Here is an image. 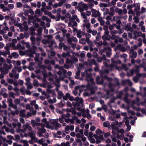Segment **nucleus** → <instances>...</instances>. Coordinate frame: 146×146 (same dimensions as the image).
I'll list each match as a JSON object with an SVG mask.
<instances>
[{
	"mask_svg": "<svg viewBox=\"0 0 146 146\" xmlns=\"http://www.w3.org/2000/svg\"><path fill=\"white\" fill-rule=\"evenodd\" d=\"M13 67V66L11 64L8 65L6 64H5L3 65V69L4 70L1 69V71H4L5 74H7L9 72V70L11 69Z\"/></svg>",
	"mask_w": 146,
	"mask_h": 146,
	"instance_id": "obj_6",
	"label": "nucleus"
},
{
	"mask_svg": "<svg viewBox=\"0 0 146 146\" xmlns=\"http://www.w3.org/2000/svg\"><path fill=\"white\" fill-rule=\"evenodd\" d=\"M92 124V123L91 122H90L89 123H86V124L85 125V128L86 129V130H87L89 128L90 125H91Z\"/></svg>",
	"mask_w": 146,
	"mask_h": 146,
	"instance_id": "obj_53",
	"label": "nucleus"
},
{
	"mask_svg": "<svg viewBox=\"0 0 146 146\" xmlns=\"http://www.w3.org/2000/svg\"><path fill=\"white\" fill-rule=\"evenodd\" d=\"M68 12L72 14H74L75 13V11L74 9L72 8H70L68 11Z\"/></svg>",
	"mask_w": 146,
	"mask_h": 146,
	"instance_id": "obj_55",
	"label": "nucleus"
},
{
	"mask_svg": "<svg viewBox=\"0 0 146 146\" xmlns=\"http://www.w3.org/2000/svg\"><path fill=\"white\" fill-rule=\"evenodd\" d=\"M65 25L64 24H60L57 26L56 29L61 30L63 33H65L67 30L65 29Z\"/></svg>",
	"mask_w": 146,
	"mask_h": 146,
	"instance_id": "obj_12",
	"label": "nucleus"
},
{
	"mask_svg": "<svg viewBox=\"0 0 146 146\" xmlns=\"http://www.w3.org/2000/svg\"><path fill=\"white\" fill-rule=\"evenodd\" d=\"M124 100L127 103H130V101L127 98V96H125L124 98Z\"/></svg>",
	"mask_w": 146,
	"mask_h": 146,
	"instance_id": "obj_63",
	"label": "nucleus"
},
{
	"mask_svg": "<svg viewBox=\"0 0 146 146\" xmlns=\"http://www.w3.org/2000/svg\"><path fill=\"white\" fill-rule=\"evenodd\" d=\"M45 139L44 138H42L38 140L37 139V141L36 142H37L40 144L42 145V143L45 142Z\"/></svg>",
	"mask_w": 146,
	"mask_h": 146,
	"instance_id": "obj_26",
	"label": "nucleus"
},
{
	"mask_svg": "<svg viewBox=\"0 0 146 146\" xmlns=\"http://www.w3.org/2000/svg\"><path fill=\"white\" fill-rule=\"evenodd\" d=\"M94 5L93 1L90 0L88 4V5L91 7H92Z\"/></svg>",
	"mask_w": 146,
	"mask_h": 146,
	"instance_id": "obj_58",
	"label": "nucleus"
},
{
	"mask_svg": "<svg viewBox=\"0 0 146 146\" xmlns=\"http://www.w3.org/2000/svg\"><path fill=\"white\" fill-rule=\"evenodd\" d=\"M46 91L47 93L48 94H52L53 96H56L55 90H51L50 89L47 88Z\"/></svg>",
	"mask_w": 146,
	"mask_h": 146,
	"instance_id": "obj_23",
	"label": "nucleus"
},
{
	"mask_svg": "<svg viewBox=\"0 0 146 146\" xmlns=\"http://www.w3.org/2000/svg\"><path fill=\"white\" fill-rule=\"evenodd\" d=\"M90 23H88L87 24L84 23L82 25V26L84 28L86 27L87 29H88L90 28Z\"/></svg>",
	"mask_w": 146,
	"mask_h": 146,
	"instance_id": "obj_31",
	"label": "nucleus"
},
{
	"mask_svg": "<svg viewBox=\"0 0 146 146\" xmlns=\"http://www.w3.org/2000/svg\"><path fill=\"white\" fill-rule=\"evenodd\" d=\"M55 68H58L60 70L57 73L60 75H61L62 73H65L66 72V70L64 69H62V67H59L58 64L56 65L54 67Z\"/></svg>",
	"mask_w": 146,
	"mask_h": 146,
	"instance_id": "obj_14",
	"label": "nucleus"
},
{
	"mask_svg": "<svg viewBox=\"0 0 146 146\" xmlns=\"http://www.w3.org/2000/svg\"><path fill=\"white\" fill-rule=\"evenodd\" d=\"M42 19L43 20H46L47 22H50V19H48L47 17L45 16H43L42 17Z\"/></svg>",
	"mask_w": 146,
	"mask_h": 146,
	"instance_id": "obj_52",
	"label": "nucleus"
},
{
	"mask_svg": "<svg viewBox=\"0 0 146 146\" xmlns=\"http://www.w3.org/2000/svg\"><path fill=\"white\" fill-rule=\"evenodd\" d=\"M74 127L73 125H67L66 126L65 128V130L66 132L68 133V131L70 130L71 131H72L74 130Z\"/></svg>",
	"mask_w": 146,
	"mask_h": 146,
	"instance_id": "obj_18",
	"label": "nucleus"
},
{
	"mask_svg": "<svg viewBox=\"0 0 146 146\" xmlns=\"http://www.w3.org/2000/svg\"><path fill=\"white\" fill-rule=\"evenodd\" d=\"M33 84L34 86H38V82L36 80H34L33 82Z\"/></svg>",
	"mask_w": 146,
	"mask_h": 146,
	"instance_id": "obj_54",
	"label": "nucleus"
},
{
	"mask_svg": "<svg viewBox=\"0 0 146 146\" xmlns=\"http://www.w3.org/2000/svg\"><path fill=\"white\" fill-rule=\"evenodd\" d=\"M86 42V40L84 38H82L79 40V42L82 44H85Z\"/></svg>",
	"mask_w": 146,
	"mask_h": 146,
	"instance_id": "obj_42",
	"label": "nucleus"
},
{
	"mask_svg": "<svg viewBox=\"0 0 146 146\" xmlns=\"http://www.w3.org/2000/svg\"><path fill=\"white\" fill-rule=\"evenodd\" d=\"M92 13V17H99L100 15V13L99 11H97L95 9H92L91 10Z\"/></svg>",
	"mask_w": 146,
	"mask_h": 146,
	"instance_id": "obj_9",
	"label": "nucleus"
},
{
	"mask_svg": "<svg viewBox=\"0 0 146 146\" xmlns=\"http://www.w3.org/2000/svg\"><path fill=\"white\" fill-rule=\"evenodd\" d=\"M25 110H22L20 112V115L22 117H24L25 116Z\"/></svg>",
	"mask_w": 146,
	"mask_h": 146,
	"instance_id": "obj_36",
	"label": "nucleus"
},
{
	"mask_svg": "<svg viewBox=\"0 0 146 146\" xmlns=\"http://www.w3.org/2000/svg\"><path fill=\"white\" fill-rule=\"evenodd\" d=\"M63 95V93L61 92H58L57 98L58 99H61Z\"/></svg>",
	"mask_w": 146,
	"mask_h": 146,
	"instance_id": "obj_39",
	"label": "nucleus"
},
{
	"mask_svg": "<svg viewBox=\"0 0 146 146\" xmlns=\"http://www.w3.org/2000/svg\"><path fill=\"white\" fill-rule=\"evenodd\" d=\"M74 101L77 102L78 104H79V105L80 107H82L83 106V100L82 98L77 97L74 99Z\"/></svg>",
	"mask_w": 146,
	"mask_h": 146,
	"instance_id": "obj_10",
	"label": "nucleus"
},
{
	"mask_svg": "<svg viewBox=\"0 0 146 146\" xmlns=\"http://www.w3.org/2000/svg\"><path fill=\"white\" fill-rule=\"evenodd\" d=\"M3 36L5 39L7 40H8L9 42L11 40V39L10 38H9L7 35H3Z\"/></svg>",
	"mask_w": 146,
	"mask_h": 146,
	"instance_id": "obj_51",
	"label": "nucleus"
},
{
	"mask_svg": "<svg viewBox=\"0 0 146 146\" xmlns=\"http://www.w3.org/2000/svg\"><path fill=\"white\" fill-rule=\"evenodd\" d=\"M100 79V77L99 76H97L96 77V82L98 84H102L103 82L102 81L100 82L99 81V80Z\"/></svg>",
	"mask_w": 146,
	"mask_h": 146,
	"instance_id": "obj_59",
	"label": "nucleus"
},
{
	"mask_svg": "<svg viewBox=\"0 0 146 146\" xmlns=\"http://www.w3.org/2000/svg\"><path fill=\"white\" fill-rule=\"evenodd\" d=\"M31 105L33 106H35V108L36 110H40L42 108L41 107H39L38 105L36 104V101L35 100H33L31 101L30 102Z\"/></svg>",
	"mask_w": 146,
	"mask_h": 146,
	"instance_id": "obj_15",
	"label": "nucleus"
},
{
	"mask_svg": "<svg viewBox=\"0 0 146 146\" xmlns=\"http://www.w3.org/2000/svg\"><path fill=\"white\" fill-rule=\"evenodd\" d=\"M80 73V70H78L76 73V76H75V77L77 79H78L79 76V75Z\"/></svg>",
	"mask_w": 146,
	"mask_h": 146,
	"instance_id": "obj_44",
	"label": "nucleus"
},
{
	"mask_svg": "<svg viewBox=\"0 0 146 146\" xmlns=\"http://www.w3.org/2000/svg\"><path fill=\"white\" fill-rule=\"evenodd\" d=\"M42 43L44 44L49 43V40H45L44 39H43L42 40Z\"/></svg>",
	"mask_w": 146,
	"mask_h": 146,
	"instance_id": "obj_61",
	"label": "nucleus"
},
{
	"mask_svg": "<svg viewBox=\"0 0 146 146\" xmlns=\"http://www.w3.org/2000/svg\"><path fill=\"white\" fill-rule=\"evenodd\" d=\"M2 141L4 142H7L9 144H11L12 143V141L11 140H7L5 138L1 137H0V146H1V145L2 143Z\"/></svg>",
	"mask_w": 146,
	"mask_h": 146,
	"instance_id": "obj_16",
	"label": "nucleus"
},
{
	"mask_svg": "<svg viewBox=\"0 0 146 146\" xmlns=\"http://www.w3.org/2000/svg\"><path fill=\"white\" fill-rule=\"evenodd\" d=\"M37 129L38 130V131L37 133L39 137H41L43 136L42 133H44L46 131L45 129L43 128H40L39 127H38Z\"/></svg>",
	"mask_w": 146,
	"mask_h": 146,
	"instance_id": "obj_11",
	"label": "nucleus"
},
{
	"mask_svg": "<svg viewBox=\"0 0 146 146\" xmlns=\"http://www.w3.org/2000/svg\"><path fill=\"white\" fill-rule=\"evenodd\" d=\"M141 35V32H137V31H134L132 33V36H133L134 39H136L139 36H140Z\"/></svg>",
	"mask_w": 146,
	"mask_h": 146,
	"instance_id": "obj_17",
	"label": "nucleus"
},
{
	"mask_svg": "<svg viewBox=\"0 0 146 146\" xmlns=\"http://www.w3.org/2000/svg\"><path fill=\"white\" fill-rule=\"evenodd\" d=\"M143 89L145 92H143V94L142 93L141 94V95L142 96H146V92H146V87L144 88Z\"/></svg>",
	"mask_w": 146,
	"mask_h": 146,
	"instance_id": "obj_64",
	"label": "nucleus"
},
{
	"mask_svg": "<svg viewBox=\"0 0 146 146\" xmlns=\"http://www.w3.org/2000/svg\"><path fill=\"white\" fill-rule=\"evenodd\" d=\"M123 41V39L121 38H120L118 39H115V42L116 43H117L118 42H121Z\"/></svg>",
	"mask_w": 146,
	"mask_h": 146,
	"instance_id": "obj_56",
	"label": "nucleus"
},
{
	"mask_svg": "<svg viewBox=\"0 0 146 146\" xmlns=\"http://www.w3.org/2000/svg\"><path fill=\"white\" fill-rule=\"evenodd\" d=\"M77 110L80 112H77L76 114L78 116H80L82 115L84 117H87L88 119H90L92 116L89 113V110L88 109L85 110L83 109H82L81 108L78 107L76 108Z\"/></svg>",
	"mask_w": 146,
	"mask_h": 146,
	"instance_id": "obj_1",
	"label": "nucleus"
},
{
	"mask_svg": "<svg viewBox=\"0 0 146 146\" xmlns=\"http://www.w3.org/2000/svg\"><path fill=\"white\" fill-rule=\"evenodd\" d=\"M25 85L27 86V88L28 89H30L33 88V86L31 83L25 84Z\"/></svg>",
	"mask_w": 146,
	"mask_h": 146,
	"instance_id": "obj_47",
	"label": "nucleus"
},
{
	"mask_svg": "<svg viewBox=\"0 0 146 146\" xmlns=\"http://www.w3.org/2000/svg\"><path fill=\"white\" fill-rule=\"evenodd\" d=\"M23 129H22L19 130L18 132L21 135V137H23L24 136H27V134L25 133L26 131V129L30 131H31L32 130V128L31 126L28 123L26 124L23 126Z\"/></svg>",
	"mask_w": 146,
	"mask_h": 146,
	"instance_id": "obj_2",
	"label": "nucleus"
},
{
	"mask_svg": "<svg viewBox=\"0 0 146 146\" xmlns=\"http://www.w3.org/2000/svg\"><path fill=\"white\" fill-rule=\"evenodd\" d=\"M42 29H41V28L38 29L37 30V31L38 32V33H37L36 34V35L37 36H40L41 35V33H42Z\"/></svg>",
	"mask_w": 146,
	"mask_h": 146,
	"instance_id": "obj_38",
	"label": "nucleus"
},
{
	"mask_svg": "<svg viewBox=\"0 0 146 146\" xmlns=\"http://www.w3.org/2000/svg\"><path fill=\"white\" fill-rule=\"evenodd\" d=\"M17 48L18 49L24 50L25 47L24 46H22L20 44H18L17 46Z\"/></svg>",
	"mask_w": 146,
	"mask_h": 146,
	"instance_id": "obj_34",
	"label": "nucleus"
},
{
	"mask_svg": "<svg viewBox=\"0 0 146 146\" xmlns=\"http://www.w3.org/2000/svg\"><path fill=\"white\" fill-rule=\"evenodd\" d=\"M139 99L138 98H137L136 99V101L135 102V101H133V104H134L135 103L136 104H137L138 105H140V104H141V103L139 102Z\"/></svg>",
	"mask_w": 146,
	"mask_h": 146,
	"instance_id": "obj_37",
	"label": "nucleus"
},
{
	"mask_svg": "<svg viewBox=\"0 0 146 146\" xmlns=\"http://www.w3.org/2000/svg\"><path fill=\"white\" fill-rule=\"evenodd\" d=\"M22 43L23 44L25 45L27 48H29L30 46V45L29 42H25L24 41H23Z\"/></svg>",
	"mask_w": 146,
	"mask_h": 146,
	"instance_id": "obj_45",
	"label": "nucleus"
},
{
	"mask_svg": "<svg viewBox=\"0 0 146 146\" xmlns=\"http://www.w3.org/2000/svg\"><path fill=\"white\" fill-rule=\"evenodd\" d=\"M137 56V53L136 52H131L130 54V56L131 57L135 58Z\"/></svg>",
	"mask_w": 146,
	"mask_h": 146,
	"instance_id": "obj_25",
	"label": "nucleus"
},
{
	"mask_svg": "<svg viewBox=\"0 0 146 146\" xmlns=\"http://www.w3.org/2000/svg\"><path fill=\"white\" fill-rule=\"evenodd\" d=\"M118 122L117 121L112 122L111 124V127L113 129H116L117 128V125Z\"/></svg>",
	"mask_w": 146,
	"mask_h": 146,
	"instance_id": "obj_20",
	"label": "nucleus"
},
{
	"mask_svg": "<svg viewBox=\"0 0 146 146\" xmlns=\"http://www.w3.org/2000/svg\"><path fill=\"white\" fill-rule=\"evenodd\" d=\"M36 123L34 120H32L31 121V124L33 127H35L36 126Z\"/></svg>",
	"mask_w": 146,
	"mask_h": 146,
	"instance_id": "obj_50",
	"label": "nucleus"
},
{
	"mask_svg": "<svg viewBox=\"0 0 146 146\" xmlns=\"http://www.w3.org/2000/svg\"><path fill=\"white\" fill-rule=\"evenodd\" d=\"M39 54L38 53L36 54V57L35 58V60L36 62H38L39 61Z\"/></svg>",
	"mask_w": 146,
	"mask_h": 146,
	"instance_id": "obj_46",
	"label": "nucleus"
},
{
	"mask_svg": "<svg viewBox=\"0 0 146 146\" xmlns=\"http://www.w3.org/2000/svg\"><path fill=\"white\" fill-rule=\"evenodd\" d=\"M81 17L84 19L83 21L84 23L87 24L89 23V20L88 19L87 17L85 15L84 13H82Z\"/></svg>",
	"mask_w": 146,
	"mask_h": 146,
	"instance_id": "obj_19",
	"label": "nucleus"
},
{
	"mask_svg": "<svg viewBox=\"0 0 146 146\" xmlns=\"http://www.w3.org/2000/svg\"><path fill=\"white\" fill-rule=\"evenodd\" d=\"M70 96V94L69 93H66L65 95L63 97V99L65 100H67L68 98Z\"/></svg>",
	"mask_w": 146,
	"mask_h": 146,
	"instance_id": "obj_35",
	"label": "nucleus"
},
{
	"mask_svg": "<svg viewBox=\"0 0 146 146\" xmlns=\"http://www.w3.org/2000/svg\"><path fill=\"white\" fill-rule=\"evenodd\" d=\"M84 86V85H82L81 86H75V90L73 91L74 94L75 95H76L78 93L77 90H79L80 93L82 92L83 90L82 89V88Z\"/></svg>",
	"mask_w": 146,
	"mask_h": 146,
	"instance_id": "obj_8",
	"label": "nucleus"
},
{
	"mask_svg": "<svg viewBox=\"0 0 146 146\" xmlns=\"http://www.w3.org/2000/svg\"><path fill=\"white\" fill-rule=\"evenodd\" d=\"M73 27H77V23L75 21H72Z\"/></svg>",
	"mask_w": 146,
	"mask_h": 146,
	"instance_id": "obj_57",
	"label": "nucleus"
},
{
	"mask_svg": "<svg viewBox=\"0 0 146 146\" xmlns=\"http://www.w3.org/2000/svg\"><path fill=\"white\" fill-rule=\"evenodd\" d=\"M103 125L105 127H107L110 125V122L108 121H106L103 123Z\"/></svg>",
	"mask_w": 146,
	"mask_h": 146,
	"instance_id": "obj_41",
	"label": "nucleus"
},
{
	"mask_svg": "<svg viewBox=\"0 0 146 146\" xmlns=\"http://www.w3.org/2000/svg\"><path fill=\"white\" fill-rule=\"evenodd\" d=\"M96 133L98 134H104V132L103 131H102L101 130L99 129H97L96 131Z\"/></svg>",
	"mask_w": 146,
	"mask_h": 146,
	"instance_id": "obj_30",
	"label": "nucleus"
},
{
	"mask_svg": "<svg viewBox=\"0 0 146 146\" xmlns=\"http://www.w3.org/2000/svg\"><path fill=\"white\" fill-rule=\"evenodd\" d=\"M65 2V0H61V1L58 3L59 7L61 6Z\"/></svg>",
	"mask_w": 146,
	"mask_h": 146,
	"instance_id": "obj_40",
	"label": "nucleus"
},
{
	"mask_svg": "<svg viewBox=\"0 0 146 146\" xmlns=\"http://www.w3.org/2000/svg\"><path fill=\"white\" fill-rule=\"evenodd\" d=\"M62 56L64 57H66L67 56L69 57L70 56V54L68 52H67L66 53L63 52L62 54Z\"/></svg>",
	"mask_w": 146,
	"mask_h": 146,
	"instance_id": "obj_33",
	"label": "nucleus"
},
{
	"mask_svg": "<svg viewBox=\"0 0 146 146\" xmlns=\"http://www.w3.org/2000/svg\"><path fill=\"white\" fill-rule=\"evenodd\" d=\"M50 123L52 126H50L49 127L52 129H54L57 130L61 126V125L58 123V119H52L50 120Z\"/></svg>",
	"mask_w": 146,
	"mask_h": 146,
	"instance_id": "obj_3",
	"label": "nucleus"
},
{
	"mask_svg": "<svg viewBox=\"0 0 146 146\" xmlns=\"http://www.w3.org/2000/svg\"><path fill=\"white\" fill-rule=\"evenodd\" d=\"M16 70L15 69L12 70V72L9 73V76L11 78L14 77L15 78L18 79L19 77V75L18 74H16Z\"/></svg>",
	"mask_w": 146,
	"mask_h": 146,
	"instance_id": "obj_7",
	"label": "nucleus"
},
{
	"mask_svg": "<svg viewBox=\"0 0 146 146\" xmlns=\"http://www.w3.org/2000/svg\"><path fill=\"white\" fill-rule=\"evenodd\" d=\"M23 4L21 2H17V8H19L22 7Z\"/></svg>",
	"mask_w": 146,
	"mask_h": 146,
	"instance_id": "obj_60",
	"label": "nucleus"
},
{
	"mask_svg": "<svg viewBox=\"0 0 146 146\" xmlns=\"http://www.w3.org/2000/svg\"><path fill=\"white\" fill-rule=\"evenodd\" d=\"M24 35L23 33H21L20 34L19 36L17 37V39L20 40L21 39H23L24 38Z\"/></svg>",
	"mask_w": 146,
	"mask_h": 146,
	"instance_id": "obj_43",
	"label": "nucleus"
},
{
	"mask_svg": "<svg viewBox=\"0 0 146 146\" xmlns=\"http://www.w3.org/2000/svg\"><path fill=\"white\" fill-rule=\"evenodd\" d=\"M56 43L54 40H52L50 42L49 41V44H50L48 46L50 48L51 47L53 44H56Z\"/></svg>",
	"mask_w": 146,
	"mask_h": 146,
	"instance_id": "obj_48",
	"label": "nucleus"
},
{
	"mask_svg": "<svg viewBox=\"0 0 146 146\" xmlns=\"http://www.w3.org/2000/svg\"><path fill=\"white\" fill-rule=\"evenodd\" d=\"M36 113V111L34 110L33 108H32L30 109V112L27 113V115L29 116H31L32 115H34Z\"/></svg>",
	"mask_w": 146,
	"mask_h": 146,
	"instance_id": "obj_24",
	"label": "nucleus"
},
{
	"mask_svg": "<svg viewBox=\"0 0 146 146\" xmlns=\"http://www.w3.org/2000/svg\"><path fill=\"white\" fill-rule=\"evenodd\" d=\"M109 33V31L108 30H106L104 32V35L102 36V38H103L104 37H106V38H107V37H108V39H109L110 38V36L108 35Z\"/></svg>",
	"mask_w": 146,
	"mask_h": 146,
	"instance_id": "obj_27",
	"label": "nucleus"
},
{
	"mask_svg": "<svg viewBox=\"0 0 146 146\" xmlns=\"http://www.w3.org/2000/svg\"><path fill=\"white\" fill-rule=\"evenodd\" d=\"M84 33L82 32L80 30H78L76 33V36L78 38H81L82 35H84Z\"/></svg>",
	"mask_w": 146,
	"mask_h": 146,
	"instance_id": "obj_22",
	"label": "nucleus"
},
{
	"mask_svg": "<svg viewBox=\"0 0 146 146\" xmlns=\"http://www.w3.org/2000/svg\"><path fill=\"white\" fill-rule=\"evenodd\" d=\"M19 56V54L16 52H14L11 54V56L14 58H17Z\"/></svg>",
	"mask_w": 146,
	"mask_h": 146,
	"instance_id": "obj_32",
	"label": "nucleus"
},
{
	"mask_svg": "<svg viewBox=\"0 0 146 146\" xmlns=\"http://www.w3.org/2000/svg\"><path fill=\"white\" fill-rule=\"evenodd\" d=\"M5 62V60L2 57H0V65H2L3 63Z\"/></svg>",
	"mask_w": 146,
	"mask_h": 146,
	"instance_id": "obj_49",
	"label": "nucleus"
},
{
	"mask_svg": "<svg viewBox=\"0 0 146 146\" xmlns=\"http://www.w3.org/2000/svg\"><path fill=\"white\" fill-rule=\"evenodd\" d=\"M67 41L69 42H71L72 41H73L75 42H77L78 40L77 38L75 37H72L70 38H69L67 39Z\"/></svg>",
	"mask_w": 146,
	"mask_h": 146,
	"instance_id": "obj_21",
	"label": "nucleus"
},
{
	"mask_svg": "<svg viewBox=\"0 0 146 146\" xmlns=\"http://www.w3.org/2000/svg\"><path fill=\"white\" fill-rule=\"evenodd\" d=\"M97 32L96 30H94L92 31L91 33L93 36H95L97 34Z\"/></svg>",
	"mask_w": 146,
	"mask_h": 146,
	"instance_id": "obj_62",
	"label": "nucleus"
},
{
	"mask_svg": "<svg viewBox=\"0 0 146 146\" xmlns=\"http://www.w3.org/2000/svg\"><path fill=\"white\" fill-rule=\"evenodd\" d=\"M36 134L35 132H32L28 133L29 136L30 137L31 139L33 140L34 142L37 141V138H36L35 135Z\"/></svg>",
	"mask_w": 146,
	"mask_h": 146,
	"instance_id": "obj_13",
	"label": "nucleus"
},
{
	"mask_svg": "<svg viewBox=\"0 0 146 146\" xmlns=\"http://www.w3.org/2000/svg\"><path fill=\"white\" fill-rule=\"evenodd\" d=\"M41 36H39L36 39H35V37L33 36H32L30 38L32 44L38 46H39L40 45V40H41Z\"/></svg>",
	"mask_w": 146,
	"mask_h": 146,
	"instance_id": "obj_5",
	"label": "nucleus"
},
{
	"mask_svg": "<svg viewBox=\"0 0 146 146\" xmlns=\"http://www.w3.org/2000/svg\"><path fill=\"white\" fill-rule=\"evenodd\" d=\"M88 62L91 65L96 64V62L94 59H92L89 60H88Z\"/></svg>",
	"mask_w": 146,
	"mask_h": 146,
	"instance_id": "obj_29",
	"label": "nucleus"
},
{
	"mask_svg": "<svg viewBox=\"0 0 146 146\" xmlns=\"http://www.w3.org/2000/svg\"><path fill=\"white\" fill-rule=\"evenodd\" d=\"M84 13V15L85 16H90L91 14V12L90 11H86V12H82L81 13V16H82V13Z\"/></svg>",
	"mask_w": 146,
	"mask_h": 146,
	"instance_id": "obj_28",
	"label": "nucleus"
},
{
	"mask_svg": "<svg viewBox=\"0 0 146 146\" xmlns=\"http://www.w3.org/2000/svg\"><path fill=\"white\" fill-rule=\"evenodd\" d=\"M92 70V69H88L87 70H85V72L86 74V80L88 82L89 84V85H91L93 86L94 85V83L93 81V79L91 77V75L90 74V72Z\"/></svg>",
	"mask_w": 146,
	"mask_h": 146,
	"instance_id": "obj_4",
	"label": "nucleus"
}]
</instances>
